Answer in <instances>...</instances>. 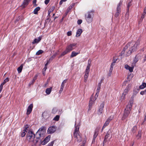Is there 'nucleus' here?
<instances>
[{
  "label": "nucleus",
  "instance_id": "f257e3e1",
  "mask_svg": "<svg viewBox=\"0 0 146 146\" xmlns=\"http://www.w3.org/2000/svg\"><path fill=\"white\" fill-rule=\"evenodd\" d=\"M37 136L32 131L29 130L26 135V139L31 143L32 146H40V140L38 139Z\"/></svg>",
  "mask_w": 146,
  "mask_h": 146
},
{
  "label": "nucleus",
  "instance_id": "f03ea898",
  "mask_svg": "<svg viewBox=\"0 0 146 146\" xmlns=\"http://www.w3.org/2000/svg\"><path fill=\"white\" fill-rule=\"evenodd\" d=\"M45 133V130L44 129V127H42L38 129L36 133V134L37 136V138L38 140H40V146L41 144L42 145L46 144L50 140V136H48L46 137L43 141H41L40 138L42 137V138H43Z\"/></svg>",
  "mask_w": 146,
  "mask_h": 146
},
{
  "label": "nucleus",
  "instance_id": "7ed1b4c3",
  "mask_svg": "<svg viewBox=\"0 0 146 146\" xmlns=\"http://www.w3.org/2000/svg\"><path fill=\"white\" fill-rule=\"evenodd\" d=\"M75 129L74 133V138H76L75 141H77L78 142H80L82 141V138L79 133V126L78 125H76L75 123Z\"/></svg>",
  "mask_w": 146,
  "mask_h": 146
},
{
  "label": "nucleus",
  "instance_id": "20e7f679",
  "mask_svg": "<svg viewBox=\"0 0 146 146\" xmlns=\"http://www.w3.org/2000/svg\"><path fill=\"white\" fill-rule=\"evenodd\" d=\"M131 42V44H130V46H131L129 48V50L127 52V56L130 55L133 52L137 50V46L139 44V42H137L135 44H134L133 42Z\"/></svg>",
  "mask_w": 146,
  "mask_h": 146
},
{
  "label": "nucleus",
  "instance_id": "39448f33",
  "mask_svg": "<svg viewBox=\"0 0 146 146\" xmlns=\"http://www.w3.org/2000/svg\"><path fill=\"white\" fill-rule=\"evenodd\" d=\"M132 108L129 105H127L124 111L123 116L122 117V120H123L128 117L130 113Z\"/></svg>",
  "mask_w": 146,
  "mask_h": 146
},
{
  "label": "nucleus",
  "instance_id": "423d86ee",
  "mask_svg": "<svg viewBox=\"0 0 146 146\" xmlns=\"http://www.w3.org/2000/svg\"><path fill=\"white\" fill-rule=\"evenodd\" d=\"M93 13L92 12H89L86 13L85 15V19L87 22L90 23L92 21Z\"/></svg>",
  "mask_w": 146,
  "mask_h": 146
},
{
  "label": "nucleus",
  "instance_id": "0eeeda50",
  "mask_svg": "<svg viewBox=\"0 0 146 146\" xmlns=\"http://www.w3.org/2000/svg\"><path fill=\"white\" fill-rule=\"evenodd\" d=\"M122 2L123 1L121 0L120 1L119 3L117 5L116 12L115 15V16L116 17H117L119 16V13H120V6L122 5Z\"/></svg>",
  "mask_w": 146,
  "mask_h": 146
},
{
  "label": "nucleus",
  "instance_id": "6e6552de",
  "mask_svg": "<svg viewBox=\"0 0 146 146\" xmlns=\"http://www.w3.org/2000/svg\"><path fill=\"white\" fill-rule=\"evenodd\" d=\"M97 98H95V96L94 97L93 95H92L89 104V110H90L91 109L92 106L94 101L96 100Z\"/></svg>",
  "mask_w": 146,
  "mask_h": 146
},
{
  "label": "nucleus",
  "instance_id": "1a4fd4ad",
  "mask_svg": "<svg viewBox=\"0 0 146 146\" xmlns=\"http://www.w3.org/2000/svg\"><path fill=\"white\" fill-rule=\"evenodd\" d=\"M76 44H72L68 46L66 49L70 52L71 51L74 49V47H75Z\"/></svg>",
  "mask_w": 146,
  "mask_h": 146
},
{
  "label": "nucleus",
  "instance_id": "9d476101",
  "mask_svg": "<svg viewBox=\"0 0 146 146\" xmlns=\"http://www.w3.org/2000/svg\"><path fill=\"white\" fill-rule=\"evenodd\" d=\"M56 128L54 126H52L49 127L47 130V132L49 134L54 133L56 131Z\"/></svg>",
  "mask_w": 146,
  "mask_h": 146
},
{
  "label": "nucleus",
  "instance_id": "9b49d317",
  "mask_svg": "<svg viewBox=\"0 0 146 146\" xmlns=\"http://www.w3.org/2000/svg\"><path fill=\"white\" fill-rule=\"evenodd\" d=\"M131 87V85L129 84L124 90V92L123 93L121 97L122 98L124 99L125 96L128 93L129 88Z\"/></svg>",
  "mask_w": 146,
  "mask_h": 146
},
{
  "label": "nucleus",
  "instance_id": "f8f14e48",
  "mask_svg": "<svg viewBox=\"0 0 146 146\" xmlns=\"http://www.w3.org/2000/svg\"><path fill=\"white\" fill-rule=\"evenodd\" d=\"M112 119V117L110 116L106 120L105 123H104L102 128V129H104L106 126H107L109 124L110 122Z\"/></svg>",
  "mask_w": 146,
  "mask_h": 146
},
{
  "label": "nucleus",
  "instance_id": "ddd939ff",
  "mask_svg": "<svg viewBox=\"0 0 146 146\" xmlns=\"http://www.w3.org/2000/svg\"><path fill=\"white\" fill-rule=\"evenodd\" d=\"M104 103L102 102L100 104L99 107V109L98 110V114L99 115L101 114L103 110V108L104 107Z\"/></svg>",
  "mask_w": 146,
  "mask_h": 146
},
{
  "label": "nucleus",
  "instance_id": "4468645a",
  "mask_svg": "<svg viewBox=\"0 0 146 146\" xmlns=\"http://www.w3.org/2000/svg\"><path fill=\"white\" fill-rule=\"evenodd\" d=\"M67 80L66 79L65 80L63 81L61 83V87L60 88V89L59 91V93L60 94L62 92L63 88L64 86V84H65L67 82Z\"/></svg>",
  "mask_w": 146,
  "mask_h": 146
},
{
  "label": "nucleus",
  "instance_id": "2eb2a0df",
  "mask_svg": "<svg viewBox=\"0 0 146 146\" xmlns=\"http://www.w3.org/2000/svg\"><path fill=\"white\" fill-rule=\"evenodd\" d=\"M33 107V104H31L28 107L27 110V114L29 115L31 112Z\"/></svg>",
  "mask_w": 146,
  "mask_h": 146
},
{
  "label": "nucleus",
  "instance_id": "dca6fc26",
  "mask_svg": "<svg viewBox=\"0 0 146 146\" xmlns=\"http://www.w3.org/2000/svg\"><path fill=\"white\" fill-rule=\"evenodd\" d=\"M131 44V42H129L128 43L125 47L123 48V51L121 52V54H124L125 50L127 48L130 46V44Z\"/></svg>",
  "mask_w": 146,
  "mask_h": 146
},
{
  "label": "nucleus",
  "instance_id": "f3484780",
  "mask_svg": "<svg viewBox=\"0 0 146 146\" xmlns=\"http://www.w3.org/2000/svg\"><path fill=\"white\" fill-rule=\"evenodd\" d=\"M125 68L127 70H128L130 72H132L133 71V67H131L127 65H125Z\"/></svg>",
  "mask_w": 146,
  "mask_h": 146
},
{
  "label": "nucleus",
  "instance_id": "a211bd4d",
  "mask_svg": "<svg viewBox=\"0 0 146 146\" xmlns=\"http://www.w3.org/2000/svg\"><path fill=\"white\" fill-rule=\"evenodd\" d=\"M82 32V29H79L77 31L76 33V37H78L80 36L81 33Z\"/></svg>",
  "mask_w": 146,
  "mask_h": 146
},
{
  "label": "nucleus",
  "instance_id": "6ab92c4d",
  "mask_svg": "<svg viewBox=\"0 0 146 146\" xmlns=\"http://www.w3.org/2000/svg\"><path fill=\"white\" fill-rule=\"evenodd\" d=\"M41 37L40 36L38 37L37 38H35L33 41L32 42L33 44H35L36 43H38V42L41 40Z\"/></svg>",
  "mask_w": 146,
  "mask_h": 146
},
{
  "label": "nucleus",
  "instance_id": "aec40b11",
  "mask_svg": "<svg viewBox=\"0 0 146 146\" xmlns=\"http://www.w3.org/2000/svg\"><path fill=\"white\" fill-rule=\"evenodd\" d=\"M110 134L109 133V132H107V134L105 136V137L104 141L103 143L104 144L105 143H106L107 141V139L108 138L110 137Z\"/></svg>",
  "mask_w": 146,
  "mask_h": 146
},
{
  "label": "nucleus",
  "instance_id": "412c9836",
  "mask_svg": "<svg viewBox=\"0 0 146 146\" xmlns=\"http://www.w3.org/2000/svg\"><path fill=\"white\" fill-rule=\"evenodd\" d=\"M29 1L30 0H24L23 4L22 5L23 7L24 8L25 6L27 5Z\"/></svg>",
  "mask_w": 146,
  "mask_h": 146
},
{
  "label": "nucleus",
  "instance_id": "4be33fe9",
  "mask_svg": "<svg viewBox=\"0 0 146 146\" xmlns=\"http://www.w3.org/2000/svg\"><path fill=\"white\" fill-rule=\"evenodd\" d=\"M138 60L139 57L137 55H136L133 60V61L132 63V64L135 65V64L137 62Z\"/></svg>",
  "mask_w": 146,
  "mask_h": 146
},
{
  "label": "nucleus",
  "instance_id": "5701e85b",
  "mask_svg": "<svg viewBox=\"0 0 146 146\" xmlns=\"http://www.w3.org/2000/svg\"><path fill=\"white\" fill-rule=\"evenodd\" d=\"M79 53L80 52H76L74 51H73L71 53V54L70 55V57L73 58L74 56H75Z\"/></svg>",
  "mask_w": 146,
  "mask_h": 146
},
{
  "label": "nucleus",
  "instance_id": "b1692460",
  "mask_svg": "<svg viewBox=\"0 0 146 146\" xmlns=\"http://www.w3.org/2000/svg\"><path fill=\"white\" fill-rule=\"evenodd\" d=\"M100 87L98 86L97 89L96 90V92L95 95V98H97L98 95L99 94V92H100Z\"/></svg>",
  "mask_w": 146,
  "mask_h": 146
},
{
  "label": "nucleus",
  "instance_id": "393cba45",
  "mask_svg": "<svg viewBox=\"0 0 146 146\" xmlns=\"http://www.w3.org/2000/svg\"><path fill=\"white\" fill-rule=\"evenodd\" d=\"M133 102V98H131L130 99L129 103L127 105H129L131 106V108H132V105Z\"/></svg>",
  "mask_w": 146,
  "mask_h": 146
},
{
  "label": "nucleus",
  "instance_id": "a878e982",
  "mask_svg": "<svg viewBox=\"0 0 146 146\" xmlns=\"http://www.w3.org/2000/svg\"><path fill=\"white\" fill-rule=\"evenodd\" d=\"M98 134V131H96L94 133V134L93 135V141H94L96 138L97 137Z\"/></svg>",
  "mask_w": 146,
  "mask_h": 146
},
{
  "label": "nucleus",
  "instance_id": "bb28decb",
  "mask_svg": "<svg viewBox=\"0 0 146 146\" xmlns=\"http://www.w3.org/2000/svg\"><path fill=\"white\" fill-rule=\"evenodd\" d=\"M40 9V8L39 7H37L33 11L34 13L35 14H36L38 13V12Z\"/></svg>",
  "mask_w": 146,
  "mask_h": 146
},
{
  "label": "nucleus",
  "instance_id": "cd10ccee",
  "mask_svg": "<svg viewBox=\"0 0 146 146\" xmlns=\"http://www.w3.org/2000/svg\"><path fill=\"white\" fill-rule=\"evenodd\" d=\"M52 88V87H50L49 88H48L46 89V93L47 94H49L51 91Z\"/></svg>",
  "mask_w": 146,
  "mask_h": 146
},
{
  "label": "nucleus",
  "instance_id": "c85d7f7f",
  "mask_svg": "<svg viewBox=\"0 0 146 146\" xmlns=\"http://www.w3.org/2000/svg\"><path fill=\"white\" fill-rule=\"evenodd\" d=\"M56 53L54 54L48 60V61H49V62H50V61H52L55 58V57L56 56Z\"/></svg>",
  "mask_w": 146,
  "mask_h": 146
},
{
  "label": "nucleus",
  "instance_id": "c756f323",
  "mask_svg": "<svg viewBox=\"0 0 146 146\" xmlns=\"http://www.w3.org/2000/svg\"><path fill=\"white\" fill-rule=\"evenodd\" d=\"M27 132L26 131H25V130H24L22 131L20 133V136L22 137H24L26 134V133Z\"/></svg>",
  "mask_w": 146,
  "mask_h": 146
},
{
  "label": "nucleus",
  "instance_id": "7c9ffc66",
  "mask_svg": "<svg viewBox=\"0 0 146 146\" xmlns=\"http://www.w3.org/2000/svg\"><path fill=\"white\" fill-rule=\"evenodd\" d=\"M69 52L66 49L65 50L63 51L61 54L60 56H64Z\"/></svg>",
  "mask_w": 146,
  "mask_h": 146
},
{
  "label": "nucleus",
  "instance_id": "2f4dec72",
  "mask_svg": "<svg viewBox=\"0 0 146 146\" xmlns=\"http://www.w3.org/2000/svg\"><path fill=\"white\" fill-rule=\"evenodd\" d=\"M146 87V83H143L142 84L140 85L139 88L140 89H142L144 88L145 87Z\"/></svg>",
  "mask_w": 146,
  "mask_h": 146
},
{
  "label": "nucleus",
  "instance_id": "473e14b6",
  "mask_svg": "<svg viewBox=\"0 0 146 146\" xmlns=\"http://www.w3.org/2000/svg\"><path fill=\"white\" fill-rule=\"evenodd\" d=\"M60 118V116L59 115H56L53 119V120L54 121H58L59 119Z\"/></svg>",
  "mask_w": 146,
  "mask_h": 146
},
{
  "label": "nucleus",
  "instance_id": "72a5a7b5",
  "mask_svg": "<svg viewBox=\"0 0 146 146\" xmlns=\"http://www.w3.org/2000/svg\"><path fill=\"white\" fill-rule=\"evenodd\" d=\"M23 65H21V66L17 68V71H18V73H20L21 72L23 68Z\"/></svg>",
  "mask_w": 146,
  "mask_h": 146
},
{
  "label": "nucleus",
  "instance_id": "f704fd0d",
  "mask_svg": "<svg viewBox=\"0 0 146 146\" xmlns=\"http://www.w3.org/2000/svg\"><path fill=\"white\" fill-rule=\"evenodd\" d=\"M137 127L136 126H134L133 127L131 130L132 132L133 133H135L137 130Z\"/></svg>",
  "mask_w": 146,
  "mask_h": 146
},
{
  "label": "nucleus",
  "instance_id": "c9c22d12",
  "mask_svg": "<svg viewBox=\"0 0 146 146\" xmlns=\"http://www.w3.org/2000/svg\"><path fill=\"white\" fill-rule=\"evenodd\" d=\"M44 51L42 50H39L36 53V55H39L43 52Z\"/></svg>",
  "mask_w": 146,
  "mask_h": 146
},
{
  "label": "nucleus",
  "instance_id": "e433bc0d",
  "mask_svg": "<svg viewBox=\"0 0 146 146\" xmlns=\"http://www.w3.org/2000/svg\"><path fill=\"white\" fill-rule=\"evenodd\" d=\"M141 131H138V135H137L136 136V137L137 139H139L141 137Z\"/></svg>",
  "mask_w": 146,
  "mask_h": 146
},
{
  "label": "nucleus",
  "instance_id": "4c0bfd02",
  "mask_svg": "<svg viewBox=\"0 0 146 146\" xmlns=\"http://www.w3.org/2000/svg\"><path fill=\"white\" fill-rule=\"evenodd\" d=\"M131 1L130 0V1L128 2V3L127 4V10L128 11L129 7L131 5Z\"/></svg>",
  "mask_w": 146,
  "mask_h": 146
},
{
  "label": "nucleus",
  "instance_id": "58836bf2",
  "mask_svg": "<svg viewBox=\"0 0 146 146\" xmlns=\"http://www.w3.org/2000/svg\"><path fill=\"white\" fill-rule=\"evenodd\" d=\"M57 109L56 108H54L52 110V113H55L57 111Z\"/></svg>",
  "mask_w": 146,
  "mask_h": 146
},
{
  "label": "nucleus",
  "instance_id": "ea45409f",
  "mask_svg": "<svg viewBox=\"0 0 146 146\" xmlns=\"http://www.w3.org/2000/svg\"><path fill=\"white\" fill-rule=\"evenodd\" d=\"M90 65H87L85 71L90 72Z\"/></svg>",
  "mask_w": 146,
  "mask_h": 146
},
{
  "label": "nucleus",
  "instance_id": "a19ab883",
  "mask_svg": "<svg viewBox=\"0 0 146 146\" xmlns=\"http://www.w3.org/2000/svg\"><path fill=\"white\" fill-rule=\"evenodd\" d=\"M9 80V78H6L5 79L3 82H2V83L4 84L5 83H6L7 82H8Z\"/></svg>",
  "mask_w": 146,
  "mask_h": 146
},
{
  "label": "nucleus",
  "instance_id": "79ce46f5",
  "mask_svg": "<svg viewBox=\"0 0 146 146\" xmlns=\"http://www.w3.org/2000/svg\"><path fill=\"white\" fill-rule=\"evenodd\" d=\"M140 94L141 95H142L146 94V88L145 90L142 91L141 92Z\"/></svg>",
  "mask_w": 146,
  "mask_h": 146
},
{
  "label": "nucleus",
  "instance_id": "37998d69",
  "mask_svg": "<svg viewBox=\"0 0 146 146\" xmlns=\"http://www.w3.org/2000/svg\"><path fill=\"white\" fill-rule=\"evenodd\" d=\"M47 113L46 112H44L42 114V117L44 118H46V116H47Z\"/></svg>",
  "mask_w": 146,
  "mask_h": 146
},
{
  "label": "nucleus",
  "instance_id": "c03bdc74",
  "mask_svg": "<svg viewBox=\"0 0 146 146\" xmlns=\"http://www.w3.org/2000/svg\"><path fill=\"white\" fill-rule=\"evenodd\" d=\"M145 15V14L144 13H143L142 14V15L140 19V21L141 22L142 21L143 19L144 18Z\"/></svg>",
  "mask_w": 146,
  "mask_h": 146
},
{
  "label": "nucleus",
  "instance_id": "a18cd8bd",
  "mask_svg": "<svg viewBox=\"0 0 146 146\" xmlns=\"http://www.w3.org/2000/svg\"><path fill=\"white\" fill-rule=\"evenodd\" d=\"M113 68H110L109 70V76H110L111 74V72L112 71Z\"/></svg>",
  "mask_w": 146,
  "mask_h": 146
},
{
  "label": "nucleus",
  "instance_id": "49530a36",
  "mask_svg": "<svg viewBox=\"0 0 146 146\" xmlns=\"http://www.w3.org/2000/svg\"><path fill=\"white\" fill-rule=\"evenodd\" d=\"M54 141H52L48 144L47 146H52L54 144Z\"/></svg>",
  "mask_w": 146,
  "mask_h": 146
},
{
  "label": "nucleus",
  "instance_id": "de8ad7c7",
  "mask_svg": "<svg viewBox=\"0 0 146 146\" xmlns=\"http://www.w3.org/2000/svg\"><path fill=\"white\" fill-rule=\"evenodd\" d=\"M28 128H29V127H28V125H26L25 126L24 129L23 130H25V131H26L27 132L28 131Z\"/></svg>",
  "mask_w": 146,
  "mask_h": 146
},
{
  "label": "nucleus",
  "instance_id": "09e8293b",
  "mask_svg": "<svg viewBox=\"0 0 146 146\" xmlns=\"http://www.w3.org/2000/svg\"><path fill=\"white\" fill-rule=\"evenodd\" d=\"M89 72L88 71H85V74L84 76L88 78V77L89 76Z\"/></svg>",
  "mask_w": 146,
  "mask_h": 146
},
{
  "label": "nucleus",
  "instance_id": "8fccbe9b",
  "mask_svg": "<svg viewBox=\"0 0 146 146\" xmlns=\"http://www.w3.org/2000/svg\"><path fill=\"white\" fill-rule=\"evenodd\" d=\"M52 11H51L50 10V9L48 11V16H47V17H48V19H48V18H49L50 17V13H51L52 12Z\"/></svg>",
  "mask_w": 146,
  "mask_h": 146
},
{
  "label": "nucleus",
  "instance_id": "3c124183",
  "mask_svg": "<svg viewBox=\"0 0 146 146\" xmlns=\"http://www.w3.org/2000/svg\"><path fill=\"white\" fill-rule=\"evenodd\" d=\"M82 22V20L81 19L78 20L77 21V23L78 25H80Z\"/></svg>",
  "mask_w": 146,
  "mask_h": 146
},
{
  "label": "nucleus",
  "instance_id": "603ef678",
  "mask_svg": "<svg viewBox=\"0 0 146 146\" xmlns=\"http://www.w3.org/2000/svg\"><path fill=\"white\" fill-rule=\"evenodd\" d=\"M103 80H101L100 81V82L98 84V87H100L101 86V84L102 82V81Z\"/></svg>",
  "mask_w": 146,
  "mask_h": 146
},
{
  "label": "nucleus",
  "instance_id": "864d4df0",
  "mask_svg": "<svg viewBox=\"0 0 146 146\" xmlns=\"http://www.w3.org/2000/svg\"><path fill=\"white\" fill-rule=\"evenodd\" d=\"M67 35L68 36H70L72 35V32L71 31H68L67 33Z\"/></svg>",
  "mask_w": 146,
  "mask_h": 146
},
{
  "label": "nucleus",
  "instance_id": "5fc2aeb1",
  "mask_svg": "<svg viewBox=\"0 0 146 146\" xmlns=\"http://www.w3.org/2000/svg\"><path fill=\"white\" fill-rule=\"evenodd\" d=\"M50 0H45L44 3L46 5H47L49 2Z\"/></svg>",
  "mask_w": 146,
  "mask_h": 146
},
{
  "label": "nucleus",
  "instance_id": "6e6d98bb",
  "mask_svg": "<svg viewBox=\"0 0 146 146\" xmlns=\"http://www.w3.org/2000/svg\"><path fill=\"white\" fill-rule=\"evenodd\" d=\"M84 82H86L88 78L84 76Z\"/></svg>",
  "mask_w": 146,
  "mask_h": 146
},
{
  "label": "nucleus",
  "instance_id": "4d7b16f0",
  "mask_svg": "<svg viewBox=\"0 0 146 146\" xmlns=\"http://www.w3.org/2000/svg\"><path fill=\"white\" fill-rule=\"evenodd\" d=\"M115 65V63H114L112 62L111 64L110 68H113V66H114Z\"/></svg>",
  "mask_w": 146,
  "mask_h": 146
},
{
  "label": "nucleus",
  "instance_id": "13d9d810",
  "mask_svg": "<svg viewBox=\"0 0 146 146\" xmlns=\"http://www.w3.org/2000/svg\"><path fill=\"white\" fill-rule=\"evenodd\" d=\"M146 120V114H145V117H144V120H143V122L142 123V124H143L144 122Z\"/></svg>",
  "mask_w": 146,
  "mask_h": 146
},
{
  "label": "nucleus",
  "instance_id": "bf43d9fd",
  "mask_svg": "<svg viewBox=\"0 0 146 146\" xmlns=\"http://www.w3.org/2000/svg\"><path fill=\"white\" fill-rule=\"evenodd\" d=\"M50 63L49 62V61H47V62L46 64H45L44 66L47 67V65L48 64Z\"/></svg>",
  "mask_w": 146,
  "mask_h": 146
},
{
  "label": "nucleus",
  "instance_id": "052dcab7",
  "mask_svg": "<svg viewBox=\"0 0 146 146\" xmlns=\"http://www.w3.org/2000/svg\"><path fill=\"white\" fill-rule=\"evenodd\" d=\"M54 6H53L52 8H51L50 9V10L51 11H52L54 9Z\"/></svg>",
  "mask_w": 146,
  "mask_h": 146
},
{
  "label": "nucleus",
  "instance_id": "680f3d73",
  "mask_svg": "<svg viewBox=\"0 0 146 146\" xmlns=\"http://www.w3.org/2000/svg\"><path fill=\"white\" fill-rule=\"evenodd\" d=\"M91 61L89 60H88V65H91Z\"/></svg>",
  "mask_w": 146,
  "mask_h": 146
},
{
  "label": "nucleus",
  "instance_id": "e2e57ef3",
  "mask_svg": "<svg viewBox=\"0 0 146 146\" xmlns=\"http://www.w3.org/2000/svg\"><path fill=\"white\" fill-rule=\"evenodd\" d=\"M117 59H113V62L114 63H115L116 62V61L117 60Z\"/></svg>",
  "mask_w": 146,
  "mask_h": 146
},
{
  "label": "nucleus",
  "instance_id": "0e129e2a",
  "mask_svg": "<svg viewBox=\"0 0 146 146\" xmlns=\"http://www.w3.org/2000/svg\"><path fill=\"white\" fill-rule=\"evenodd\" d=\"M4 84L2 83L0 85V88H3V86Z\"/></svg>",
  "mask_w": 146,
  "mask_h": 146
},
{
  "label": "nucleus",
  "instance_id": "69168bd1",
  "mask_svg": "<svg viewBox=\"0 0 146 146\" xmlns=\"http://www.w3.org/2000/svg\"><path fill=\"white\" fill-rule=\"evenodd\" d=\"M68 11H69L68 10H67L66 11L65 13V16H66L68 14Z\"/></svg>",
  "mask_w": 146,
  "mask_h": 146
},
{
  "label": "nucleus",
  "instance_id": "338daca9",
  "mask_svg": "<svg viewBox=\"0 0 146 146\" xmlns=\"http://www.w3.org/2000/svg\"><path fill=\"white\" fill-rule=\"evenodd\" d=\"M64 1L63 0H61L59 3L60 5H62V3Z\"/></svg>",
  "mask_w": 146,
  "mask_h": 146
},
{
  "label": "nucleus",
  "instance_id": "774afa93",
  "mask_svg": "<svg viewBox=\"0 0 146 146\" xmlns=\"http://www.w3.org/2000/svg\"><path fill=\"white\" fill-rule=\"evenodd\" d=\"M144 62H145L146 60V55L145 56L144 59Z\"/></svg>",
  "mask_w": 146,
  "mask_h": 146
}]
</instances>
